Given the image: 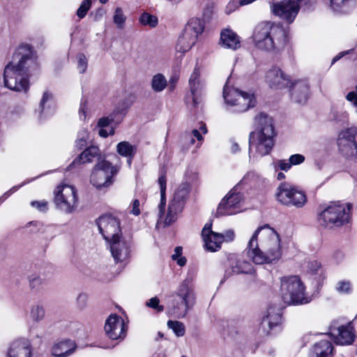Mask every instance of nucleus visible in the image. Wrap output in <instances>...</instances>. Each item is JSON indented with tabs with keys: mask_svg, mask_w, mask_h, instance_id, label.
Here are the masks:
<instances>
[{
	"mask_svg": "<svg viewBox=\"0 0 357 357\" xmlns=\"http://www.w3.org/2000/svg\"><path fill=\"white\" fill-rule=\"evenodd\" d=\"M38 68L36 56L32 47L21 45L13 54L3 72L4 85L10 90L26 93L29 89L28 77Z\"/></svg>",
	"mask_w": 357,
	"mask_h": 357,
	"instance_id": "f257e3e1",
	"label": "nucleus"
},
{
	"mask_svg": "<svg viewBox=\"0 0 357 357\" xmlns=\"http://www.w3.org/2000/svg\"><path fill=\"white\" fill-rule=\"evenodd\" d=\"M246 249L248 257L256 264L275 263L282 256L279 234L268 225L255 231Z\"/></svg>",
	"mask_w": 357,
	"mask_h": 357,
	"instance_id": "f03ea898",
	"label": "nucleus"
},
{
	"mask_svg": "<svg viewBox=\"0 0 357 357\" xmlns=\"http://www.w3.org/2000/svg\"><path fill=\"white\" fill-rule=\"evenodd\" d=\"M255 130L249 135V156L262 157L269 154L274 146L276 135L274 121L266 113L261 112L254 119Z\"/></svg>",
	"mask_w": 357,
	"mask_h": 357,
	"instance_id": "7ed1b4c3",
	"label": "nucleus"
},
{
	"mask_svg": "<svg viewBox=\"0 0 357 357\" xmlns=\"http://www.w3.org/2000/svg\"><path fill=\"white\" fill-rule=\"evenodd\" d=\"M252 38L256 47L272 52L282 50L288 40L286 30L270 22L258 24L253 30Z\"/></svg>",
	"mask_w": 357,
	"mask_h": 357,
	"instance_id": "20e7f679",
	"label": "nucleus"
},
{
	"mask_svg": "<svg viewBox=\"0 0 357 357\" xmlns=\"http://www.w3.org/2000/svg\"><path fill=\"white\" fill-rule=\"evenodd\" d=\"M196 303V295L190 282L187 280L178 286L176 291L169 296L167 313L169 316L184 318Z\"/></svg>",
	"mask_w": 357,
	"mask_h": 357,
	"instance_id": "39448f33",
	"label": "nucleus"
},
{
	"mask_svg": "<svg viewBox=\"0 0 357 357\" xmlns=\"http://www.w3.org/2000/svg\"><path fill=\"white\" fill-rule=\"evenodd\" d=\"M280 291L283 301L287 305H302L310 302L305 296V287L297 275L281 278Z\"/></svg>",
	"mask_w": 357,
	"mask_h": 357,
	"instance_id": "423d86ee",
	"label": "nucleus"
},
{
	"mask_svg": "<svg viewBox=\"0 0 357 357\" xmlns=\"http://www.w3.org/2000/svg\"><path fill=\"white\" fill-rule=\"evenodd\" d=\"M351 204L345 206L339 202H333L325 208L318 215L320 225L333 229L347 224L350 219Z\"/></svg>",
	"mask_w": 357,
	"mask_h": 357,
	"instance_id": "0eeeda50",
	"label": "nucleus"
},
{
	"mask_svg": "<svg viewBox=\"0 0 357 357\" xmlns=\"http://www.w3.org/2000/svg\"><path fill=\"white\" fill-rule=\"evenodd\" d=\"M223 97L227 105L230 107L229 109L233 112H245L256 105L253 93L229 87L227 83L223 89Z\"/></svg>",
	"mask_w": 357,
	"mask_h": 357,
	"instance_id": "6e6552de",
	"label": "nucleus"
},
{
	"mask_svg": "<svg viewBox=\"0 0 357 357\" xmlns=\"http://www.w3.org/2000/svg\"><path fill=\"white\" fill-rule=\"evenodd\" d=\"M275 197L280 204L289 207L302 208L307 202L305 192L287 182H282L279 185L276 190Z\"/></svg>",
	"mask_w": 357,
	"mask_h": 357,
	"instance_id": "1a4fd4ad",
	"label": "nucleus"
},
{
	"mask_svg": "<svg viewBox=\"0 0 357 357\" xmlns=\"http://www.w3.org/2000/svg\"><path fill=\"white\" fill-rule=\"evenodd\" d=\"M119 169L116 166L102 159L97 162L94 166L91 177V183L97 189L101 190L110 186L114 182V176L117 174Z\"/></svg>",
	"mask_w": 357,
	"mask_h": 357,
	"instance_id": "9d476101",
	"label": "nucleus"
},
{
	"mask_svg": "<svg viewBox=\"0 0 357 357\" xmlns=\"http://www.w3.org/2000/svg\"><path fill=\"white\" fill-rule=\"evenodd\" d=\"M203 22L196 17L191 18L179 36L176 48L181 52H185L196 43L198 36L204 31Z\"/></svg>",
	"mask_w": 357,
	"mask_h": 357,
	"instance_id": "9b49d317",
	"label": "nucleus"
},
{
	"mask_svg": "<svg viewBox=\"0 0 357 357\" xmlns=\"http://www.w3.org/2000/svg\"><path fill=\"white\" fill-rule=\"evenodd\" d=\"M54 204L58 209L70 213L77 205V197L75 188L73 185L61 184L54 191Z\"/></svg>",
	"mask_w": 357,
	"mask_h": 357,
	"instance_id": "f8f14e48",
	"label": "nucleus"
},
{
	"mask_svg": "<svg viewBox=\"0 0 357 357\" xmlns=\"http://www.w3.org/2000/svg\"><path fill=\"white\" fill-rule=\"evenodd\" d=\"M243 195L238 192V186L232 188L219 204L215 216L231 215L241 211Z\"/></svg>",
	"mask_w": 357,
	"mask_h": 357,
	"instance_id": "ddd939ff",
	"label": "nucleus"
},
{
	"mask_svg": "<svg viewBox=\"0 0 357 357\" xmlns=\"http://www.w3.org/2000/svg\"><path fill=\"white\" fill-rule=\"evenodd\" d=\"M337 146L345 157H357V127L342 130L338 135Z\"/></svg>",
	"mask_w": 357,
	"mask_h": 357,
	"instance_id": "4468645a",
	"label": "nucleus"
},
{
	"mask_svg": "<svg viewBox=\"0 0 357 357\" xmlns=\"http://www.w3.org/2000/svg\"><path fill=\"white\" fill-rule=\"evenodd\" d=\"M100 233L106 242L122 236L120 220L111 214H105L97 220Z\"/></svg>",
	"mask_w": 357,
	"mask_h": 357,
	"instance_id": "2eb2a0df",
	"label": "nucleus"
},
{
	"mask_svg": "<svg viewBox=\"0 0 357 357\" xmlns=\"http://www.w3.org/2000/svg\"><path fill=\"white\" fill-rule=\"evenodd\" d=\"M188 195V188L187 184L181 185L169 204L167 213L164 220L165 226H169L176 221L178 214L183 210L185 200Z\"/></svg>",
	"mask_w": 357,
	"mask_h": 357,
	"instance_id": "dca6fc26",
	"label": "nucleus"
},
{
	"mask_svg": "<svg viewBox=\"0 0 357 357\" xmlns=\"http://www.w3.org/2000/svg\"><path fill=\"white\" fill-rule=\"evenodd\" d=\"M301 1L302 0H283L273 3L271 9L275 15L291 23L298 13Z\"/></svg>",
	"mask_w": 357,
	"mask_h": 357,
	"instance_id": "f3484780",
	"label": "nucleus"
},
{
	"mask_svg": "<svg viewBox=\"0 0 357 357\" xmlns=\"http://www.w3.org/2000/svg\"><path fill=\"white\" fill-rule=\"evenodd\" d=\"M116 263L123 262L130 256V241L122 236L107 242Z\"/></svg>",
	"mask_w": 357,
	"mask_h": 357,
	"instance_id": "a211bd4d",
	"label": "nucleus"
},
{
	"mask_svg": "<svg viewBox=\"0 0 357 357\" xmlns=\"http://www.w3.org/2000/svg\"><path fill=\"white\" fill-rule=\"evenodd\" d=\"M290 76L285 74L282 69L272 66L267 70L265 82L271 88L280 89L289 86L291 83Z\"/></svg>",
	"mask_w": 357,
	"mask_h": 357,
	"instance_id": "6ab92c4d",
	"label": "nucleus"
},
{
	"mask_svg": "<svg viewBox=\"0 0 357 357\" xmlns=\"http://www.w3.org/2000/svg\"><path fill=\"white\" fill-rule=\"evenodd\" d=\"M281 320V308L276 305H269L266 314L262 318L261 328L266 334H271V331L279 326Z\"/></svg>",
	"mask_w": 357,
	"mask_h": 357,
	"instance_id": "aec40b11",
	"label": "nucleus"
},
{
	"mask_svg": "<svg viewBox=\"0 0 357 357\" xmlns=\"http://www.w3.org/2000/svg\"><path fill=\"white\" fill-rule=\"evenodd\" d=\"M228 261L229 267L225 270L224 278L221 280V283L234 274H249L252 273L253 271V267L250 262L238 259L234 255L229 256Z\"/></svg>",
	"mask_w": 357,
	"mask_h": 357,
	"instance_id": "412c9836",
	"label": "nucleus"
},
{
	"mask_svg": "<svg viewBox=\"0 0 357 357\" xmlns=\"http://www.w3.org/2000/svg\"><path fill=\"white\" fill-rule=\"evenodd\" d=\"M293 101L298 104L307 102L310 96V85L305 79L291 82L289 85Z\"/></svg>",
	"mask_w": 357,
	"mask_h": 357,
	"instance_id": "4be33fe9",
	"label": "nucleus"
},
{
	"mask_svg": "<svg viewBox=\"0 0 357 357\" xmlns=\"http://www.w3.org/2000/svg\"><path fill=\"white\" fill-rule=\"evenodd\" d=\"M123 320L116 314H111L106 321L105 331L112 340H117L125 336Z\"/></svg>",
	"mask_w": 357,
	"mask_h": 357,
	"instance_id": "5701e85b",
	"label": "nucleus"
},
{
	"mask_svg": "<svg viewBox=\"0 0 357 357\" xmlns=\"http://www.w3.org/2000/svg\"><path fill=\"white\" fill-rule=\"evenodd\" d=\"M31 345L29 341L25 338H18L9 344L6 356L31 357Z\"/></svg>",
	"mask_w": 357,
	"mask_h": 357,
	"instance_id": "b1692460",
	"label": "nucleus"
},
{
	"mask_svg": "<svg viewBox=\"0 0 357 357\" xmlns=\"http://www.w3.org/2000/svg\"><path fill=\"white\" fill-rule=\"evenodd\" d=\"M189 86L194 105L199 103V97L202 95L205 88V84L200 77L199 68L195 66L189 79Z\"/></svg>",
	"mask_w": 357,
	"mask_h": 357,
	"instance_id": "393cba45",
	"label": "nucleus"
},
{
	"mask_svg": "<svg viewBox=\"0 0 357 357\" xmlns=\"http://www.w3.org/2000/svg\"><path fill=\"white\" fill-rule=\"evenodd\" d=\"M211 228L212 223H206L202 229V235L206 249L211 252H215L221 248L222 243L218 233L213 231Z\"/></svg>",
	"mask_w": 357,
	"mask_h": 357,
	"instance_id": "a878e982",
	"label": "nucleus"
},
{
	"mask_svg": "<svg viewBox=\"0 0 357 357\" xmlns=\"http://www.w3.org/2000/svg\"><path fill=\"white\" fill-rule=\"evenodd\" d=\"M330 334L334 337L335 342L341 345L351 344L354 338V335L351 329L344 326L337 328H331Z\"/></svg>",
	"mask_w": 357,
	"mask_h": 357,
	"instance_id": "bb28decb",
	"label": "nucleus"
},
{
	"mask_svg": "<svg viewBox=\"0 0 357 357\" xmlns=\"http://www.w3.org/2000/svg\"><path fill=\"white\" fill-rule=\"evenodd\" d=\"M220 42L225 48L236 50L241 46L240 37L231 29H225L220 34Z\"/></svg>",
	"mask_w": 357,
	"mask_h": 357,
	"instance_id": "cd10ccee",
	"label": "nucleus"
},
{
	"mask_svg": "<svg viewBox=\"0 0 357 357\" xmlns=\"http://www.w3.org/2000/svg\"><path fill=\"white\" fill-rule=\"evenodd\" d=\"M55 110V105L53 96L51 93L45 91L40 100L38 112L40 118H46L52 115Z\"/></svg>",
	"mask_w": 357,
	"mask_h": 357,
	"instance_id": "c85d7f7f",
	"label": "nucleus"
},
{
	"mask_svg": "<svg viewBox=\"0 0 357 357\" xmlns=\"http://www.w3.org/2000/svg\"><path fill=\"white\" fill-rule=\"evenodd\" d=\"M76 349V344L73 340L61 341L54 346L52 354L58 357H66L73 354Z\"/></svg>",
	"mask_w": 357,
	"mask_h": 357,
	"instance_id": "c756f323",
	"label": "nucleus"
},
{
	"mask_svg": "<svg viewBox=\"0 0 357 357\" xmlns=\"http://www.w3.org/2000/svg\"><path fill=\"white\" fill-rule=\"evenodd\" d=\"M97 158L98 162L102 160L100 157V151L96 146H91L86 149L79 156V158L75 160L72 165L76 163H86L91 162L93 159Z\"/></svg>",
	"mask_w": 357,
	"mask_h": 357,
	"instance_id": "7c9ffc66",
	"label": "nucleus"
},
{
	"mask_svg": "<svg viewBox=\"0 0 357 357\" xmlns=\"http://www.w3.org/2000/svg\"><path fill=\"white\" fill-rule=\"evenodd\" d=\"M116 151L121 156L127 158V162L129 166L131 165L132 158H134L137 147L132 145L128 142H121L116 145Z\"/></svg>",
	"mask_w": 357,
	"mask_h": 357,
	"instance_id": "2f4dec72",
	"label": "nucleus"
},
{
	"mask_svg": "<svg viewBox=\"0 0 357 357\" xmlns=\"http://www.w3.org/2000/svg\"><path fill=\"white\" fill-rule=\"evenodd\" d=\"M333 345L328 340H321L316 343L313 353L316 357H333Z\"/></svg>",
	"mask_w": 357,
	"mask_h": 357,
	"instance_id": "473e14b6",
	"label": "nucleus"
},
{
	"mask_svg": "<svg viewBox=\"0 0 357 357\" xmlns=\"http://www.w3.org/2000/svg\"><path fill=\"white\" fill-rule=\"evenodd\" d=\"M158 183L160 188V203L158 205V220L161 221L165 213V208L166 205V195H165V191H166V187H167V179L165 173H161L159 178H158Z\"/></svg>",
	"mask_w": 357,
	"mask_h": 357,
	"instance_id": "72a5a7b5",
	"label": "nucleus"
},
{
	"mask_svg": "<svg viewBox=\"0 0 357 357\" xmlns=\"http://www.w3.org/2000/svg\"><path fill=\"white\" fill-rule=\"evenodd\" d=\"M29 229L30 233H36L42 230V233L43 234H50V235H47L45 237L47 239H52L55 234L52 232V227L50 226L44 227L40 222L37 221H31L28 222L25 227Z\"/></svg>",
	"mask_w": 357,
	"mask_h": 357,
	"instance_id": "f704fd0d",
	"label": "nucleus"
},
{
	"mask_svg": "<svg viewBox=\"0 0 357 357\" xmlns=\"http://www.w3.org/2000/svg\"><path fill=\"white\" fill-rule=\"evenodd\" d=\"M29 284L31 289L39 291L46 285V280L42 277L40 273H31L28 277Z\"/></svg>",
	"mask_w": 357,
	"mask_h": 357,
	"instance_id": "c9c22d12",
	"label": "nucleus"
},
{
	"mask_svg": "<svg viewBox=\"0 0 357 357\" xmlns=\"http://www.w3.org/2000/svg\"><path fill=\"white\" fill-rule=\"evenodd\" d=\"M354 0H329V7L333 12L347 13Z\"/></svg>",
	"mask_w": 357,
	"mask_h": 357,
	"instance_id": "e433bc0d",
	"label": "nucleus"
},
{
	"mask_svg": "<svg viewBox=\"0 0 357 357\" xmlns=\"http://www.w3.org/2000/svg\"><path fill=\"white\" fill-rule=\"evenodd\" d=\"M305 269L306 273L311 275H321L323 271L321 263L317 259L309 260Z\"/></svg>",
	"mask_w": 357,
	"mask_h": 357,
	"instance_id": "4c0bfd02",
	"label": "nucleus"
},
{
	"mask_svg": "<svg viewBox=\"0 0 357 357\" xmlns=\"http://www.w3.org/2000/svg\"><path fill=\"white\" fill-rule=\"evenodd\" d=\"M167 86V79L165 77L158 73L155 75L151 80V88L155 92H160L165 89Z\"/></svg>",
	"mask_w": 357,
	"mask_h": 357,
	"instance_id": "58836bf2",
	"label": "nucleus"
},
{
	"mask_svg": "<svg viewBox=\"0 0 357 357\" xmlns=\"http://www.w3.org/2000/svg\"><path fill=\"white\" fill-rule=\"evenodd\" d=\"M139 22L144 26H149L151 28L155 27L158 24V17L149 13H143L139 19Z\"/></svg>",
	"mask_w": 357,
	"mask_h": 357,
	"instance_id": "ea45409f",
	"label": "nucleus"
},
{
	"mask_svg": "<svg viewBox=\"0 0 357 357\" xmlns=\"http://www.w3.org/2000/svg\"><path fill=\"white\" fill-rule=\"evenodd\" d=\"M330 118L332 121L343 124L348 121L349 114L345 111L333 109Z\"/></svg>",
	"mask_w": 357,
	"mask_h": 357,
	"instance_id": "a19ab883",
	"label": "nucleus"
},
{
	"mask_svg": "<svg viewBox=\"0 0 357 357\" xmlns=\"http://www.w3.org/2000/svg\"><path fill=\"white\" fill-rule=\"evenodd\" d=\"M167 326L172 329L178 337H182L185 335V328L182 322L169 320L167 321Z\"/></svg>",
	"mask_w": 357,
	"mask_h": 357,
	"instance_id": "79ce46f5",
	"label": "nucleus"
},
{
	"mask_svg": "<svg viewBox=\"0 0 357 357\" xmlns=\"http://www.w3.org/2000/svg\"><path fill=\"white\" fill-rule=\"evenodd\" d=\"M126 20V17L124 15L122 9L119 7L116 8L113 16L114 23L119 29H122L125 26Z\"/></svg>",
	"mask_w": 357,
	"mask_h": 357,
	"instance_id": "37998d69",
	"label": "nucleus"
},
{
	"mask_svg": "<svg viewBox=\"0 0 357 357\" xmlns=\"http://www.w3.org/2000/svg\"><path fill=\"white\" fill-rule=\"evenodd\" d=\"M45 314L43 305L37 304L33 305L31 310V317L33 321H40L43 319Z\"/></svg>",
	"mask_w": 357,
	"mask_h": 357,
	"instance_id": "c03bdc74",
	"label": "nucleus"
},
{
	"mask_svg": "<svg viewBox=\"0 0 357 357\" xmlns=\"http://www.w3.org/2000/svg\"><path fill=\"white\" fill-rule=\"evenodd\" d=\"M119 113H121V116L126 114L124 109H121V111L119 109H116L113 115L110 117H102L100 119L98 122V126L100 128H105L108 126L112 122L114 121L116 115H117Z\"/></svg>",
	"mask_w": 357,
	"mask_h": 357,
	"instance_id": "a18cd8bd",
	"label": "nucleus"
},
{
	"mask_svg": "<svg viewBox=\"0 0 357 357\" xmlns=\"http://www.w3.org/2000/svg\"><path fill=\"white\" fill-rule=\"evenodd\" d=\"M146 306L155 310L158 312H162L165 310L162 305H160V299L157 296H154L146 301Z\"/></svg>",
	"mask_w": 357,
	"mask_h": 357,
	"instance_id": "49530a36",
	"label": "nucleus"
},
{
	"mask_svg": "<svg viewBox=\"0 0 357 357\" xmlns=\"http://www.w3.org/2000/svg\"><path fill=\"white\" fill-rule=\"evenodd\" d=\"M77 69L80 73H84L86 70L88 66V61L86 56L79 53L77 55Z\"/></svg>",
	"mask_w": 357,
	"mask_h": 357,
	"instance_id": "de8ad7c7",
	"label": "nucleus"
},
{
	"mask_svg": "<svg viewBox=\"0 0 357 357\" xmlns=\"http://www.w3.org/2000/svg\"><path fill=\"white\" fill-rule=\"evenodd\" d=\"M273 165L275 171L280 169L287 172L291 167L289 160H276L273 161Z\"/></svg>",
	"mask_w": 357,
	"mask_h": 357,
	"instance_id": "09e8293b",
	"label": "nucleus"
},
{
	"mask_svg": "<svg viewBox=\"0 0 357 357\" xmlns=\"http://www.w3.org/2000/svg\"><path fill=\"white\" fill-rule=\"evenodd\" d=\"M87 139L88 132L86 129H82L78 132L77 139L75 142L76 146L79 149L83 148L86 145Z\"/></svg>",
	"mask_w": 357,
	"mask_h": 357,
	"instance_id": "8fccbe9b",
	"label": "nucleus"
},
{
	"mask_svg": "<svg viewBox=\"0 0 357 357\" xmlns=\"http://www.w3.org/2000/svg\"><path fill=\"white\" fill-rule=\"evenodd\" d=\"M91 5V0H84L77 10V15L80 18H83L87 11L89 10Z\"/></svg>",
	"mask_w": 357,
	"mask_h": 357,
	"instance_id": "3c124183",
	"label": "nucleus"
},
{
	"mask_svg": "<svg viewBox=\"0 0 357 357\" xmlns=\"http://www.w3.org/2000/svg\"><path fill=\"white\" fill-rule=\"evenodd\" d=\"M218 236L220 237V240L221 243L222 242H231L235 238V232L233 229H228L224 231L223 233H218Z\"/></svg>",
	"mask_w": 357,
	"mask_h": 357,
	"instance_id": "603ef678",
	"label": "nucleus"
},
{
	"mask_svg": "<svg viewBox=\"0 0 357 357\" xmlns=\"http://www.w3.org/2000/svg\"><path fill=\"white\" fill-rule=\"evenodd\" d=\"M336 290L341 294L349 293L351 290V284L349 281H340L337 283Z\"/></svg>",
	"mask_w": 357,
	"mask_h": 357,
	"instance_id": "864d4df0",
	"label": "nucleus"
},
{
	"mask_svg": "<svg viewBox=\"0 0 357 357\" xmlns=\"http://www.w3.org/2000/svg\"><path fill=\"white\" fill-rule=\"evenodd\" d=\"M182 255V248L181 247H176L174 249V253L172 255V258L173 260H176L177 264L183 266L186 263V259L185 257H181Z\"/></svg>",
	"mask_w": 357,
	"mask_h": 357,
	"instance_id": "5fc2aeb1",
	"label": "nucleus"
},
{
	"mask_svg": "<svg viewBox=\"0 0 357 357\" xmlns=\"http://www.w3.org/2000/svg\"><path fill=\"white\" fill-rule=\"evenodd\" d=\"M291 165H300L305 160V157L301 154H294L290 156L289 159Z\"/></svg>",
	"mask_w": 357,
	"mask_h": 357,
	"instance_id": "6e6d98bb",
	"label": "nucleus"
},
{
	"mask_svg": "<svg viewBox=\"0 0 357 357\" xmlns=\"http://www.w3.org/2000/svg\"><path fill=\"white\" fill-rule=\"evenodd\" d=\"M31 205L40 211L43 212L47 210V202L45 201H33L31 202Z\"/></svg>",
	"mask_w": 357,
	"mask_h": 357,
	"instance_id": "4d7b16f0",
	"label": "nucleus"
},
{
	"mask_svg": "<svg viewBox=\"0 0 357 357\" xmlns=\"http://www.w3.org/2000/svg\"><path fill=\"white\" fill-rule=\"evenodd\" d=\"M88 301V296L85 294H80L77 298V303L79 308L85 307Z\"/></svg>",
	"mask_w": 357,
	"mask_h": 357,
	"instance_id": "13d9d810",
	"label": "nucleus"
},
{
	"mask_svg": "<svg viewBox=\"0 0 357 357\" xmlns=\"http://www.w3.org/2000/svg\"><path fill=\"white\" fill-rule=\"evenodd\" d=\"M86 100H82L81 102V104H80V107H79V117H80V119L81 120H85L86 119Z\"/></svg>",
	"mask_w": 357,
	"mask_h": 357,
	"instance_id": "bf43d9fd",
	"label": "nucleus"
},
{
	"mask_svg": "<svg viewBox=\"0 0 357 357\" xmlns=\"http://www.w3.org/2000/svg\"><path fill=\"white\" fill-rule=\"evenodd\" d=\"M132 213L135 215H138L140 214V209H139V202L138 199H135L132 202Z\"/></svg>",
	"mask_w": 357,
	"mask_h": 357,
	"instance_id": "052dcab7",
	"label": "nucleus"
},
{
	"mask_svg": "<svg viewBox=\"0 0 357 357\" xmlns=\"http://www.w3.org/2000/svg\"><path fill=\"white\" fill-rule=\"evenodd\" d=\"M347 100L357 106V94L355 92H349L347 96Z\"/></svg>",
	"mask_w": 357,
	"mask_h": 357,
	"instance_id": "680f3d73",
	"label": "nucleus"
},
{
	"mask_svg": "<svg viewBox=\"0 0 357 357\" xmlns=\"http://www.w3.org/2000/svg\"><path fill=\"white\" fill-rule=\"evenodd\" d=\"M99 135L102 137H107L109 135H114V130L113 128L110 129V131L109 132H108L107 131L106 129H105L104 128H100L99 132Z\"/></svg>",
	"mask_w": 357,
	"mask_h": 357,
	"instance_id": "e2e57ef3",
	"label": "nucleus"
},
{
	"mask_svg": "<svg viewBox=\"0 0 357 357\" xmlns=\"http://www.w3.org/2000/svg\"><path fill=\"white\" fill-rule=\"evenodd\" d=\"M192 135H193L194 137L197 139V140L199 142V144H201L202 141L203 140V137L200 132L197 129H194L192 130Z\"/></svg>",
	"mask_w": 357,
	"mask_h": 357,
	"instance_id": "0e129e2a",
	"label": "nucleus"
},
{
	"mask_svg": "<svg viewBox=\"0 0 357 357\" xmlns=\"http://www.w3.org/2000/svg\"><path fill=\"white\" fill-rule=\"evenodd\" d=\"M351 51V50H347V51H344V52H340L337 55H336L333 59V61H332V64H333L335 62H336L337 61H338L339 59H340L342 57H343L344 55L349 54L350 52Z\"/></svg>",
	"mask_w": 357,
	"mask_h": 357,
	"instance_id": "69168bd1",
	"label": "nucleus"
},
{
	"mask_svg": "<svg viewBox=\"0 0 357 357\" xmlns=\"http://www.w3.org/2000/svg\"><path fill=\"white\" fill-rule=\"evenodd\" d=\"M20 188V186H14L13 188H12L8 192L4 194L3 196L5 197V199H6L10 195L13 193L14 192L17 191Z\"/></svg>",
	"mask_w": 357,
	"mask_h": 357,
	"instance_id": "338daca9",
	"label": "nucleus"
},
{
	"mask_svg": "<svg viewBox=\"0 0 357 357\" xmlns=\"http://www.w3.org/2000/svg\"><path fill=\"white\" fill-rule=\"evenodd\" d=\"M231 149L233 153H236L239 150L238 144L236 142H234L231 145Z\"/></svg>",
	"mask_w": 357,
	"mask_h": 357,
	"instance_id": "774afa93",
	"label": "nucleus"
}]
</instances>
